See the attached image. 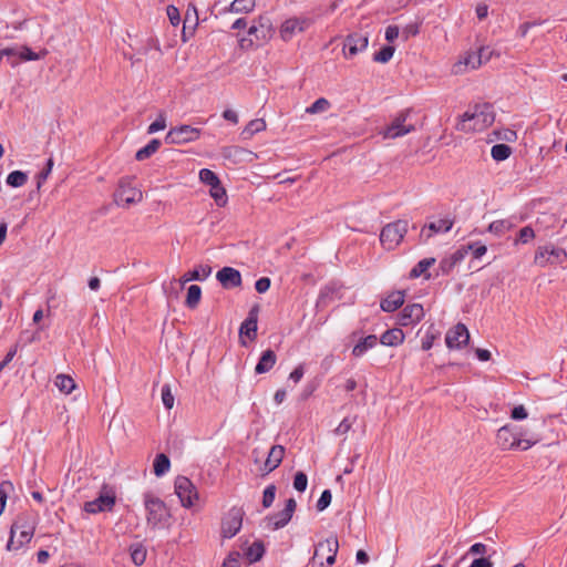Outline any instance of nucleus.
<instances>
[{
  "mask_svg": "<svg viewBox=\"0 0 567 567\" xmlns=\"http://www.w3.org/2000/svg\"><path fill=\"white\" fill-rule=\"evenodd\" d=\"M331 499H332L331 491L324 489L321 493V496L319 497V499L316 504L317 511H319V512L324 511L331 504Z\"/></svg>",
  "mask_w": 567,
  "mask_h": 567,
  "instance_id": "obj_50",
  "label": "nucleus"
},
{
  "mask_svg": "<svg viewBox=\"0 0 567 567\" xmlns=\"http://www.w3.org/2000/svg\"><path fill=\"white\" fill-rule=\"evenodd\" d=\"M394 51L395 50L393 47L385 45L379 52L374 53L373 61L379 63H386L392 59Z\"/></svg>",
  "mask_w": 567,
  "mask_h": 567,
  "instance_id": "obj_43",
  "label": "nucleus"
},
{
  "mask_svg": "<svg viewBox=\"0 0 567 567\" xmlns=\"http://www.w3.org/2000/svg\"><path fill=\"white\" fill-rule=\"evenodd\" d=\"M495 121L494 107L489 103H477L470 106L458 116L455 128L463 133L482 132Z\"/></svg>",
  "mask_w": 567,
  "mask_h": 567,
  "instance_id": "obj_1",
  "label": "nucleus"
},
{
  "mask_svg": "<svg viewBox=\"0 0 567 567\" xmlns=\"http://www.w3.org/2000/svg\"><path fill=\"white\" fill-rule=\"evenodd\" d=\"M470 567H493V564L488 558L482 557L474 559Z\"/></svg>",
  "mask_w": 567,
  "mask_h": 567,
  "instance_id": "obj_64",
  "label": "nucleus"
},
{
  "mask_svg": "<svg viewBox=\"0 0 567 567\" xmlns=\"http://www.w3.org/2000/svg\"><path fill=\"white\" fill-rule=\"evenodd\" d=\"M313 24L309 17H293L287 19L280 27V35L285 41L291 40L297 33L306 31Z\"/></svg>",
  "mask_w": 567,
  "mask_h": 567,
  "instance_id": "obj_11",
  "label": "nucleus"
},
{
  "mask_svg": "<svg viewBox=\"0 0 567 567\" xmlns=\"http://www.w3.org/2000/svg\"><path fill=\"white\" fill-rule=\"evenodd\" d=\"M470 341V332L465 324L457 323L446 332L445 343L449 349H461Z\"/></svg>",
  "mask_w": 567,
  "mask_h": 567,
  "instance_id": "obj_18",
  "label": "nucleus"
},
{
  "mask_svg": "<svg viewBox=\"0 0 567 567\" xmlns=\"http://www.w3.org/2000/svg\"><path fill=\"white\" fill-rule=\"evenodd\" d=\"M513 227V224L508 219H498L494 220L488 226V231L492 234H495L497 236H503L506 234L511 228Z\"/></svg>",
  "mask_w": 567,
  "mask_h": 567,
  "instance_id": "obj_38",
  "label": "nucleus"
},
{
  "mask_svg": "<svg viewBox=\"0 0 567 567\" xmlns=\"http://www.w3.org/2000/svg\"><path fill=\"white\" fill-rule=\"evenodd\" d=\"M171 467V461L164 453L157 454L154 460V474L156 476H163L168 472Z\"/></svg>",
  "mask_w": 567,
  "mask_h": 567,
  "instance_id": "obj_36",
  "label": "nucleus"
},
{
  "mask_svg": "<svg viewBox=\"0 0 567 567\" xmlns=\"http://www.w3.org/2000/svg\"><path fill=\"white\" fill-rule=\"evenodd\" d=\"M424 317L423 306L421 303L406 305L399 313L398 323L402 327L415 324Z\"/></svg>",
  "mask_w": 567,
  "mask_h": 567,
  "instance_id": "obj_19",
  "label": "nucleus"
},
{
  "mask_svg": "<svg viewBox=\"0 0 567 567\" xmlns=\"http://www.w3.org/2000/svg\"><path fill=\"white\" fill-rule=\"evenodd\" d=\"M20 60L22 61H37L45 55V51L42 54L33 52L29 47L22 45L19 47Z\"/></svg>",
  "mask_w": 567,
  "mask_h": 567,
  "instance_id": "obj_45",
  "label": "nucleus"
},
{
  "mask_svg": "<svg viewBox=\"0 0 567 567\" xmlns=\"http://www.w3.org/2000/svg\"><path fill=\"white\" fill-rule=\"evenodd\" d=\"M468 249L472 250L474 258H481L487 250L486 246L480 243L470 244Z\"/></svg>",
  "mask_w": 567,
  "mask_h": 567,
  "instance_id": "obj_59",
  "label": "nucleus"
},
{
  "mask_svg": "<svg viewBox=\"0 0 567 567\" xmlns=\"http://www.w3.org/2000/svg\"><path fill=\"white\" fill-rule=\"evenodd\" d=\"M221 157L233 164L251 163L257 155L241 146L230 145L221 148Z\"/></svg>",
  "mask_w": 567,
  "mask_h": 567,
  "instance_id": "obj_16",
  "label": "nucleus"
},
{
  "mask_svg": "<svg viewBox=\"0 0 567 567\" xmlns=\"http://www.w3.org/2000/svg\"><path fill=\"white\" fill-rule=\"evenodd\" d=\"M338 549L339 542L337 536H330L316 545L312 557L319 560H324L326 563H328V565H333L336 561Z\"/></svg>",
  "mask_w": 567,
  "mask_h": 567,
  "instance_id": "obj_13",
  "label": "nucleus"
},
{
  "mask_svg": "<svg viewBox=\"0 0 567 567\" xmlns=\"http://www.w3.org/2000/svg\"><path fill=\"white\" fill-rule=\"evenodd\" d=\"M244 512L241 508L233 507L221 520V535L224 538L234 537L241 528Z\"/></svg>",
  "mask_w": 567,
  "mask_h": 567,
  "instance_id": "obj_12",
  "label": "nucleus"
},
{
  "mask_svg": "<svg viewBox=\"0 0 567 567\" xmlns=\"http://www.w3.org/2000/svg\"><path fill=\"white\" fill-rule=\"evenodd\" d=\"M166 127V116L164 114H159L158 117L148 126L147 133L153 134L158 131H162Z\"/></svg>",
  "mask_w": 567,
  "mask_h": 567,
  "instance_id": "obj_52",
  "label": "nucleus"
},
{
  "mask_svg": "<svg viewBox=\"0 0 567 567\" xmlns=\"http://www.w3.org/2000/svg\"><path fill=\"white\" fill-rule=\"evenodd\" d=\"M512 154V148L507 144H496L491 150L494 161L502 162L507 159Z\"/></svg>",
  "mask_w": 567,
  "mask_h": 567,
  "instance_id": "obj_39",
  "label": "nucleus"
},
{
  "mask_svg": "<svg viewBox=\"0 0 567 567\" xmlns=\"http://www.w3.org/2000/svg\"><path fill=\"white\" fill-rule=\"evenodd\" d=\"M162 402L167 410H171L174 406V395L167 384L162 388Z\"/></svg>",
  "mask_w": 567,
  "mask_h": 567,
  "instance_id": "obj_51",
  "label": "nucleus"
},
{
  "mask_svg": "<svg viewBox=\"0 0 567 567\" xmlns=\"http://www.w3.org/2000/svg\"><path fill=\"white\" fill-rule=\"evenodd\" d=\"M523 432L517 426L504 425L496 434V444L503 451L522 450L527 451L534 446L538 440L523 439Z\"/></svg>",
  "mask_w": 567,
  "mask_h": 567,
  "instance_id": "obj_3",
  "label": "nucleus"
},
{
  "mask_svg": "<svg viewBox=\"0 0 567 567\" xmlns=\"http://www.w3.org/2000/svg\"><path fill=\"white\" fill-rule=\"evenodd\" d=\"M258 312L259 307L254 306L249 312L248 317L245 319V321L241 323L239 333L240 336L245 334L250 340H255L257 337V322H258Z\"/></svg>",
  "mask_w": 567,
  "mask_h": 567,
  "instance_id": "obj_22",
  "label": "nucleus"
},
{
  "mask_svg": "<svg viewBox=\"0 0 567 567\" xmlns=\"http://www.w3.org/2000/svg\"><path fill=\"white\" fill-rule=\"evenodd\" d=\"M115 504V496L105 494L100 495L94 501L84 504L85 512L90 514H97L105 511H111Z\"/></svg>",
  "mask_w": 567,
  "mask_h": 567,
  "instance_id": "obj_21",
  "label": "nucleus"
},
{
  "mask_svg": "<svg viewBox=\"0 0 567 567\" xmlns=\"http://www.w3.org/2000/svg\"><path fill=\"white\" fill-rule=\"evenodd\" d=\"M216 279L223 288L233 289L241 286L243 279L239 270L233 267H224L216 274Z\"/></svg>",
  "mask_w": 567,
  "mask_h": 567,
  "instance_id": "obj_20",
  "label": "nucleus"
},
{
  "mask_svg": "<svg viewBox=\"0 0 567 567\" xmlns=\"http://www.w3.org/2000/svg\"><path fill=\"white\" fill-rule=\"evenodd\" d=\"M566 260V250L553 245L538 247L534 258L535 264L540 267H546L548 265H560Z\"/></svg>",
  "mask_w": 567,
  "mask_h": 567,
  "instance_id": "obj_7",
  "label": "nucleus"
},
{
  "mask_svg": "<svg viewBox=\"0 0 567 567\" xmlns=\"http://www.w3.org/2000/svg\"><path fill=\"white\" fill-rule=\"evenodd\" d=\"M303 374H305L303 364H299L289 374V379L292 380L295 383H298L302 379Z\"/></svg>",
  "mask_w": 567,
  "mask_h": 567,
  "instance_id": "obj_63",
  "label": "nucleus"
},
{
  "mask_svg": "<svg viewBox=\"0 0 567 567\" xmlns=\"http://www.w3.org/2000/svg\"><path fill=\"white\" fill-rule=\"evenodd\" d=\"M199 179L202 183L208 186L217 185V183L220 182L218 176L208 168H203L199 171Z\"/></svg>",
  "mask_w": 567,
  "mask_h": 567,
  "instance_id": "obj_46",
  "label": "nucleus"
},
{
  "mask_svg": "<svg viewBox=\"0 0 567 567\" xmlns=\"http://www.w3.org/2000/svg\"><path fill=\"white\" fill-rule=\"evenodd\" d=\"M404 303V292L396 290L389 293L380 302V307L385 312H393Z\"/></svg>",
  "mask_w": 567,
  "mask_h": 567,
  "instance_id": "obj_23",
  "label": "nucleus"
},
{
  "mask_svg": "<svg viewBox=\"0 0 567 567\" xmlns=\"http://www.w3.org/2000/svg\"><path fill=\"white\" fill-rule=\"evenodd\" d=\"M270 279L268 277H261L259 278L255 284V289L259 293H265L270 288Z\"/></svg>",
  "mask_w": 567,
  "mask_h": 567,
  "instance_id": "obj_57",
  "label": "nucleus"
},
{
  "mask_svg": "<svg viewBox=\"0 0 567 567\" xmlns=\"http://www.w3.org/2000/svg\"><path fill=\"white\" fill-rule=\"evenodd\" d=\"M254 7V0H234L230 4V10L234 12H249Z\"/></svg>",
  "mask_w": 567,
  "mask_h": 567,
  "instance_id": "obj_44",
  "label": "nucleus"
},
{
  "mask_svg": "<svg viewBox=\"0 0 567 567\" xmlns=\"http://www.w3.org/2000/svg\"><path fill=\"white\" fill-rule=\"evenodd\" d=\"M167 16L169 18V21L171 23L176 27L181 22V17H179V11L176 7L174 6H168L167 7Z\"/></svg>",
  "mask_w": 567,
  "mask_h": 567,
  "instance_id": "obj_58",
  "label": "nucleus"
},
{
  "mask_svg": "<svg viewBox=\"0 0 567 567\" xmlns=\"http://www.w3.org/2000/svg\"><path fill=\"white\" fill-rule=\"evenodd\" d=\"M378 344V338L375 334H369L362 338L353 348L352 355L355 358L363 357L369 350L373 349Z\"/></svg>",
  "mask_w": 567,
  "mask_h": 567,
  "instance_id": "obj_27",
  "label": "nucleus"
},
{
  "mask_svg": "<svg viewBox=\"0 0 567 567\" xmlns=\"http://www.w3.org/2000/svg\"><path fill=\"white\" fill-rule=\"evenodd\" d=\"M193 14L190 13V6L188 7L185 19H184V25H183V33H186V28L188 23H192V28L194 29L198 24V16L197 10L195 7H192Z\"/></svg>",
  "mask_w": 567,
  "mask_h": 567,
  "instance_id": "obj_49",
  "label": "nucleus"
},
{
  "mask_svg": "<svg viewBox=\"0 0 567 567\" xmlns=\"http://www.w3.org/2000/svg\"><path fill=\"white\" fill-rule=\"evenodd\" d=\"M329 107L330 102L324 97H320L316 100L310 106H308L306 112L309 114H318L328 111Z\"/></svg>",
  "mask_w": 567,
  "mask_h": 567,
  "instance_id": "obj_42",
  "label": "nucleus"
},
{
  "mask_svg": "<svg viewBox=\"0 0 567 567\" xmlns=\"http://www.w3.org/2000/svg\"><path fill=\"white\" fill-rule=\"evenodd\" d=\"M130 554L133 564L135 566H141L145 563L147 550L143 544L136 543L130 546Z\"/></svg>",
  "mask_w": 567,
  "mask_h": 567,
  "instance_id": "obj_30",
  "label": "nucleus"
},
{
  "mask_svg": "<svg viewBox=\"0 0 567 567\" xmlns=\"http://www.w3.org/2000/svg\"><path fill=\"white\" fill-rule=\"evenodd\" d=\"M144 506L146 509V522L152 529L162 527L171 516L165 503L152 493L144 494Z\"/></svg>",
  "mask_w": 567,
  "mask_h": 567,
  "instance_id": "obj_4",
  "label": "nucleus"
},
{
  "mask_svg": "<svg viewBox=\"0 0 567 567\" xmlns=\"http://www.w3.org/2000/svg\"><path fill=\"white\" fill-rule=\"evenodd\" d=\"M436 338V334L427 331L425 336L422 339V350L427 351L433 347L434 340Z\"/></svg>",
  "mask_w": 567,
  "mask_h": 567,
  "instance_id": "obj_60",
  "label": "nucleus"
},
{
  "mask_svg": "<svg viewBox=\"0 0 567 567\" xmlns=\"http://www.w3.org/2000/svg\"><path fill=\"white\" fill-rule=\"evenodd\" d=\"M54 383L58 389L65 394H70L75 389L74 380L66 374L56 375Z\"/></svg>",
  "mask_w": 567,
  "mask_h": 567,
  "instance_id": "obj_35",
  "label": "nucleus"
},
{
  "mask_svg": "<svg viewBox=\"0 0 567 567\" xmlns=\"http://www.w3.org/2000/svg\"><path fill=\"white\" fill-rule=\"evenodd\" d=\"M411 115V110H403L399 112L391 123L382 131L384 138H398L404 136L413 131L415 126L412 123H408Z\"/></svg>",
  "mask_w": 567,
  "mask_h": 567,
  "instance_id": "obj_6",
  "label": "nucleus"
},
{
  "mask_svg": "<svg viewBox=\"0 0 567 567\" xmlns=\"http://www.w3.org/2000/svg\"><path fill=\"white\" fill-rule=\"evenodd\" d=\"M209 193L218 206L223 207L226 205L227 194L220 182L217 185L210 186Z\"/></svg>",
  "mask_w": 567,
  "mask_h": 567,
  "instance_id": "obj_40",
  "label": "nucleus"
},
{
  "mask_svg": "<svg viewBox=\"0 0 567 567\" xmlns=\"http://www.w3.org/2000/svg\"><path fill=\"white\" fill-rule=\"evenodd\" d=\"M535 237L534 229L530 226L523 227L518 233L517 241L522 244H527Z\"/></svg>",
  "mask_w": 567,
  "mask_h": 567,
  "instance_id": "obj_53",
  "label": "nucleus"
},
{
  "mask_svg": "<svg viewBox=\"0 0 567 567\" xmlns=\"http://www.w3.org/2000/svg\"><path fill=\"white\" fill-rule=\"evenodd\" d=\"M28 181V175L21 171H13L7 177V184L11 187H21Z\"/></svg>",
  "mask_w": 567,
  "mask_h": 567,
  "instance_id": "obj_41",
  "label": "nucleus"
},
{
  "mask_svg": "<svg viewBox=\"0 0 567 567\" xmlns=\"http://www.w3.org/2000/svg\"><path fill=\"white\" fill-rule=\"evenodd\" d=\"M175 493L184 507H192L198 494L193 482L186 476H177L174 483Z\"/></svg>",
  "mask_w": 567,
  "mask_h": 567,
  "instance_id": "obj_9",
  "label": "nucleus"
},
{
  "mask_svg": "<svg viewBox=\"0 0 567 567\" xmlns=\"http://www.w3.org/2000/svg\"><path fill=\"white\" fill-rule=\"evenodd\" d=\"M419 32H420V24L419 23H410L403 29L402 35L404 37L405 40H408L410 37L417 35Z\"/></svg>",
  "mask_w": 567,
  "mask_h": 567,
  "instance_id": "obj_56",
  "label": "nucleus"
},
{
  "mask_svg": "<svg viewBox=\"0 0 567 567\" xmlns=\"http://www.w3.org/2000/svg\"><path fill=\"white\" fill-rule=\"evenodd\" d=\"M404 332L399 328L389 329L381 334L380 342L383 346L396 347L404 341Z\"/></svg>",
  "mask_w": 567,
  "mask_h": 567,
  "instance_id": "obj_28",
  "label": "nucleus"
},
{
  "mask_svg": "<svg viewBox=\"0 0 567 567\" xmlns=\"http://www.w3.org/2000/svg\"><path fill=\"white\" fill-rule=\"evenodd\" d=\"M297 503L293 498H289L286 502V506L282 511L268 515L265 518L266 526L271 530H277L285 527L292 518L296 511Z\"/></svg>",
  "mask_w": 567,
  "mask_h": 567,
  "instance_id": "obj_10",
  "label": "nucleus"
},
{
  "mask_svg": "<svg viewBox=\"0 0 567 567\" xmlns=\"http://www.w3.org/2000/svg\"><path fill=\"white\" fill-rule=\"evenodd\" d=\"M308 486V477L303 472H297L293 477V487L296 491L302 493Z\"/></svg>",
  "mask_w": 567,
  "mask_h": 567,
  "instance_id": "obj_48",
  "label": "nucleus"
},
{
  "mask_svg": "<svg viewBox=\"0 0 567 567\" xmlns=\"http://www.w3.org/2000/svg\"><path fill=\"white\" fill-rule=\"evenodd\" d=\"M266 130V122L262 118L251 120L243 130L241 135L244 138H250L256 133Z\"/></svg>",
  "mask_w": 567,
  "mask_h": 567,
  "instance_id": "obj_33",
  "label": "nucleus"
},
{
  "mask_svg": "<svg viewBox=\"0 0 567 567\" xmlns=\"http://www.w3.org/2000/svg\"><path fill=\"white\" fill-rule=\"evenodd\" d=\"M353 422H354V419L344 417L340 422V424L337 426V429L334 430L336 434L343 435V434L348 433L351 430Z\"/></svg>",
  "mask_w": 567,
  "mask_h": 567,
  "instance_id": "obj_54",
  "label": "nucleus"
},
{
  "mask_svg": "<svg viewBox=\"0 0 567 567\" xmlns=\"http://www.w3.org/2000/svg\"><path fill=\"white\" fill-rule=\"evenodd\" d=\"M265 547L261 542L252 543L246 550V557L250 563H256L262 558Z\"/></svg>",
  "mask_w": 567,
  "mask_h": 567,
  "instance_id": "obj_37",
  "label": "nucleus"
},
{
  "mask_svg": "<svg viewBox=\"0 0 567 567\" xmlns=\"http://www.w3.org/2000/svg\"><path fill=\"white\" fill-rule=\"evenodd\" d=\"M400 34V29L398 25H389L385 29V39L389 42H393L395 39H398Z\"/></svg>",
  "mask_w": 567,
  "mask_h": 567,
  "instance_id": "obj_62",
  "label": "nucleus"
},
{
  "mask_svg": "<svg viewBox=\"0 0 567 567\" xmlns=\"http://www.w3.org/2000/svg\"><path fill=\"white\" fill-rule=\"evenodd\" d=\"M277 355L274 350L268 349L262 352L258 363L255 367L256 374H262L269 372L276 364Z\"/></svg>",
  "mask_w": 567,
  "mask_h": 567,
  "instance_id": "obj_25",
  "label": "nucleus"
},
{
  "mask_svg": "<svg viewBox=\"0 0 567 567\" xmlns=\"http://www.w3.org/2000/svg\"><path fill=\"white\" fill-rule=\"evenodd\" d=\"M426 227L430 231L427 237H431L433 234L450 231L453 227V220L446 217L436 221H432Z\"/></svg>",
  "mask_w": 567,
  "mask_h": 567,
  "instance_id": "obj_29",
  "label": "nucleus"
},
{
  "mask_svg": "<svg viewBox=\"0 0 567 567\" xmlns=\"http://www.w3.org/2000/svg\"><path fill=\"white\" fill-rule=\"evenodd\" d=\"M142 198V192L130 184L121 183L114 193V202L121 207H128L132 204L140 203Z\"/></svg>",
  "mask_w": 567,
  "mask_h": 567,
  "instance_id": "obj_15",
  "label": "nucleus"
},
{
  "mask_svg": "<svg viewBox=\"0 0 567 567\" xmlns=\"http://www.w3.org/2000/svg\"><path fill=\"white\" fill-rule=\"evenodd\" d=\"M486 49L480 48L477 51L467 52L461 60L454 63L452 72L463 74L468 70H476L483 64V56Z\"/></svg>",
  "mask_w": 567,
  "mask_h": 567,
  "instance_id": "obj_14",
  "label": "nucleus"
},
{
  "mask_svg": "<svg viewBox=\"0 0 567 567\" xmlns=\"http://www.w3.org/2000/svg\"><path fill=\"white\" fill-rule=\"evenodd\" d=\"M37 527V516L29 512L20 513L11 525L8 550H18L31 542Z\"/></svg>",
  "mask_w": 567,
  "mask_h": 567,
  "instance_id": "obj_2",
  "label": "nucleus"
},
{
  "mask_svg": "<svg viewBox=\"0 0 567 567\" xmlns=\"http://www.w3.org/2000/svg\"><path fill=\"white\" fill-rule=\"evenodd\" d=\"M276 497V486L274 484L268 485L262 494V506L268 508L272 505Z\"/></svg>",
  "mask_w": 567,
  "mask_h": 567,
  "instance_id": "obj_47",
  "label": "nucleus"
},
{
  "mask_svg": "<svg viewBox=\"0 0 567 567\" xmlns=\"http://www.w3.org/2000/svg\"><path fill=\"white\" fill-rule=\"evenodd\" d=\"M200 298H202V288L197 285L189 286L188 290H187L186 300H185L186 307H188L189 309H195L198 306Z\"/></svg>",
  "mask_w": 567,
  "mask_h": 567,
  "instance_id": "obj_34",
  "label": "nucleus"
},
{
  "mask_svg": "<svg viewBox=\"0 0 567 567\" xmlns=\"http://www.w3.org/2000/svg\"><path fill=\"white\" fill-rule=\"evenodd\" d=\"M285 455V447L282 445H274L271 446L268 456L265 461V471L267 473L272 472L276 470L280 463L282 462Z\"/></svg>",
  "mask_w": 567,
  "mask_h": 567,
  "instance_id": "obj_24",
  "label": "nucleus"
},
{
  "mask_svg": "<svg viewBox=\"0 0 567 567\" xmlns=\"http://www.w3.org/2000/svg\"><path fill=\"white\" fill-rule=\"evenodd\" d=\"M210 274H212V267L210 266H208V265H200L198 268L184 274L181 277L179 282H181L182 287H183L185 284H187L188 281H192V280L203 281L206 278H208Z\"/></svg>",
  "mask_w": 567,
  "mask_h": 567,
  "instance_id": "obj_26",
  "label": "nucleus"
},
{
  "mask_svg": "<svg viewBox=\"0 0 567 567\" xmlns=\"http://www.w3.org/2000/svg\"><path fill=\"white\" fill-rule=\"evenodd\" d=\"M369 44V35L354 32L349 34L343 42V54L346 58H352L359 52L364 51Z\"/></svg>",
  "mask_w": 567,
  "mask_h": 567,
  "instance_id": "obj_17",
  "label": "nucleus"
},
{
  "mask_svg": "<svg viewBox=\"0 0 567 567\" xmlns=\"http://www.w3.org/2000/svg\"><path fill=\"white\" fill-rule=\"evenodd\" d=\"M52 167H53V159L49 158L47 162V167L38 174V188H40L41 184L48 178V176L50 175V173L52 171Z\"/></svg>",
  "mask_w": 567,
  "mask_h": 567,
  "instance_id": "obj_55",
  "label": "nucleus"
},
{
  "mask_svg": "<svg viewBox=\"0 0 567 567\" xmlns=\"http://www.w3.org/2000/svg\"><path fill=\"white\" fill-rule=\"evenodd\" d=\"M161 145H162V143L159 140L153 138L152 141H150V143L147 145H145L144 147L140 148L136 152L135 158L137 161H144V159L150 158L153 154H155L158 151Z\"/></svg>",
  "mask_w": 567,
  "mask_h": 567,
  "instance_id": "obj_31",
  "label": "nucleus"
},
{
  "mask_svg": "<svg viewBox=\"0 0 567 567\" xmlns=\"http://www.w3.org/2000/svg\"><path fill=\"white\" fill-rule=\"evenodd\" d=\"M435 258H424L420 260L410 271V278H417L422 275H425V278H430V274H427L429 268L434 265Z\"/></svg>",
  "mask_w": 567,
  "mask_h": 567,
  "instance_id": "obj_32",
  "label": "nucleus"
},
{
  "mask_svg": "<svg viewBox=\"0 0 567 567\" xmlns=\"http://www.w3.org/2000/svg\"><path fill=\"white\" fill-rule=\"evenodd\" d=\"M408 228L409 224L403 219H398L385 225L380 234V241L382 246L388 250L394 249L404 238Z\"/></svg>",
  "mask_w": 567,
  "mask_h": 567,
  "instance_id": "obj_5",
  "label": "nucleus"
},
{
  "mask_svg": "<svg viewBox=\"0 0 567 567\" xmlns=\"http://www.w3.org/2000/svg\"><path fill=\"white\" fill-rule=\"evenodd\" d=\"M528 415L524 405H517L512 410L511 417L513 420H524Z\"/></svg>",
  "mask_w": 567,
  "mask_h": 567,
  "instance_id": "obj_61",
  "label": "nucleus"
},
{
  "mask_svg": "<svg viewBox=\"0 0 567 567\" xmlns=\"http://www.w3.org/2000/svg\"><path fill=\"white\" fill-rule=\"evenodd\" d=\"M202 130L190 125L173 127L165 136L167 144H186L199 138Z\"/></svg>",
  "mask_w": 567,
  "mask_h": 567,
  "instance_id": "obj_8",
  "label": "nucleus"
}]
</instances>
